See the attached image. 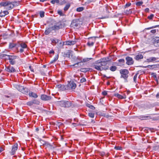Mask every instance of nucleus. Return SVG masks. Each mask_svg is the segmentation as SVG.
<instances>
[{
  "instance_id": "obj_1",
  "label": "nucleus",
  "mask_w": 159,
  "mask_h": 159,
  "mask_svg": "<svg viewBox=\"0 0 159 159\" xmlns=\"http://www.w3.org/2000/svg\"><path fill=\"white\" fill-rule=\"evenodd\" d=\"M16 2H11L9 1L4 0L0 3L1 6L3 7L6 10H10L17 5Z\"/></svg>"
},
{
  "instance_id": "obj_2",
  "label": "nucleus",
  "mask_w": 159,
  "mask_h": 159,
  "mask_svg": "<svg viewBox=\"0 0 159 159\" xmlns=\"http://www.w3.org/2000/svg\"><path fill=\"white\" fill-rule=\"evenodd\" d=\"M57 104L58 106L64 107H69L71 105V103L66 101H58L57 102Z\"/></svg>"
},
{
  "instance_id": "obj_3",
  "label": "nucleus",
  "mask_w": 159,
  "mask_h": 159,
  "mask_svg": "<svg viewBox=\"0 0 159 159\" xmlns=\"http://www.w3.org/2000/svg\"><path fill=\"white\" fill-rule=\"evenodd\" d=\"M27 48V45L25 43H18V45L17 46V52H24V49Z\"/></svg>"
},
{
  "instance_id": "obj_4",
  "label": "nucleus",
  "mask_w": 159,
  "mask_h": 159,
  "mask_svg": "<svg viewBox=\"0 0 159 159\" xmlns=\"http://www.w3.org/2000/svg\"><path fill=\"white\" fill-rule=\"evenodd\" d=\"M6 56L8 57L9 62L12 65L15 64V60L18 57L16 56L7 55L5 54H2L0 56L2 58L5 57Z\"/></svg>"
},
{
  "instance_id": "obj_5",
  "label": "nucleus",
  "mask_w": 159,
  "mask_h": 159,
  "mask_svg": "<svg viewBox=\"0 0 159 159\" xmlns=\"http://www.w3.org/2000/svg\"><path fill=\"white\" fill-rule=\"evenodd\" d=\"M120 73L121 74L120 78H123L126 80L128 77V74L129 71L127 69H121L120 70Z\"/></svg>"
},
{
  "instance_id": "obj_6",
  "label": "nucleus",
  "mask_w": 159,
  "mask_h": 159,
  "mask_svg": "<svg viewBox=\"0 0 159 159\" xmlns=\"http://www.w3.org/2000/svg\"><path fill=\"white\" fill-rule=\"evenodd\" d=\"M80 22L79 19L73 20L71 22V26L74 28L79 27L80 25Z\"/></svg>"
},
{
  "instance_id": "obj_7",
  "label": "nucleus",
  "mask_w": 159,
  "mask_h": 159,
  "mask_svg": "<svg viewBox=\"0 0 159 159\" xmlns=\"http://www.w3.org/2000/svg\"><path fill=\"white\" fill-rule=\"evenodd\" d=\"M94 68L96 70H99L102 71V70H106L108 69V66L106 67H101V66L99 65V63L97 61L96 64L94 65Z\"/></svg>"
},
{
  "instance_id": "obj_8",
  "label": "nucleus",
  "mask_w": 159,
  "mask_h": 159,
  "mask_svg": "<svg viewBox=\"0 0 159 159\" xmlns=\"http://www.w3.org/2000/svg\"><path fill=\"white\" fill-rule=\"evenodd\" d=\"M67 85L68 89H75L76 87V85L73 81H70Z\"/></svg>"
},
{
  "instance_id": "obj_9",
  "label": "nucleus",
  "mask_w": 159,
  "mask_h": 159,
  "mask_svg": "<svg viewBox=\"0 0 159 159\" xmlns=\"http://www.w3.org/2000/svg\"><path fill=\"white\" fill-rule=\"evenodd\" d=\"M96 41V38L92 37L89 38L87 45L89 46H93Z\"/></svg>"
},
{
  "instance_id": "obj_10",
  "label": "nucleus",
  "mask_w": 159,
  "mask_h": 159,
  "mask_svg": "<svg viewBox=\"0 0 159 159\" xmlns=\"http://www.w3.org/2000/svg\"><path fill=\"white\" fill-rule=\"evenodd\" d=\"M18 145L17 143H15L12 146L11 151L10 152L11 155H13L15 154L18 149Z\"/></svg>"
},
{
  "instance_id": "obj_11",
  "label": "nucleus",
  "mask_w": 159,
  "mask_h": 159,
  "mask_svg": "<svg viewBox=\"0 0 159 159\" xmlns=\"http://www.w3.org/2000/svg\"><path fill=\"white\" fill-rule=\"evenodd\" d=\"M62 25L61 24L56 23L53 26L51 27L52 30H56L62 28Z\"/></svg>"
},
{
  "instance_id": "obj_12",
  "label": "nucleus",
  "mask_w": 159,
  "mask_h": 159,
  "mask_svg": "<svg viewBox=\"0 0 159 159\" xmlns=\"http://www.w3.org/2000/svg\"><path fill=\"white\" fill-rule=\"evenodd\" d=\"M126 64L128 65H131L133 64L134 61L132 58L127 57L125 58Z\"/></svg>"
},
{
  "instance_id": "obj_13",
  "label": "nucleus",
  "mask_w": 159,
  "mask_h": 159,
  "mask_svg": "<svg viewBox=\"0 0 159 159\" xmlns=\"http://www.w3.org/2000/svg\"><path fill=\"white\" fill-rule=\"evenodd\" d=\"M5 70L10 73L14 72L16 71L14 68L11 66L6 67Z\"/></svg>"
},
{
  "instance_id": "obj_14",
  "label": "nucleus",
  "mask_w": 159,
  "mask_h": 159,
  "mask_svg": "<svg viewBox=\"0 0 159 159\" xmlns=\"http://www.w3.org/2000/svg\"><path fill=\"white\" fill-rule=\"evenodd\" d=\"M51 99V97L45 94H42L41 96V99L43 101H48Z\"/></svg>"
},
{
  "instance_id": "obj_15",
  "label": "nucleus",
  "mask_w": 159,
  "mask_h": 159,
  "mask_svg": "<svg viewBox=\"0 0 159 159\" xmlns=\"http://www.w3.org/2000/svg\"><path fill=\"white\" fill-rule=\"evenodd\" d=\"M51 41V44L53 45H56V44L58 43L60 41L59 39L56 38H52L50 39Z\"/></svg>"
},
{
  "instance_id": "obj_16",
  "label": "nucleus",
  "mask_w": 159,
  "mask_h": 159,
  "mask_svg": "<svg viewBox=\"0 0 159 159\" xmlns=\"http://www.w3.org/2000/svg\"><path fill=\"white\" fill-rule=\"evenodd\" d=\"M66 45H71L75 44L76 43L75 41H67L64 42Z\"/></svg>"
},
{
  "instance_id": "obj_17",
  "label": "nucleus",
  "mask_w": 159,
  "mask_h": 159,
  "mask_svg": "<svg viewBox=\"0 0 159 159\" xmlns=\"http://www.w3.org/2000/svg\"><path fill=\"white\" fill-rule=\"evenodd\" d=\"M115 96L118 98L121 99H125L126 98V95H125V93L123 95H121L118 93H117L115 94Z\"/></svg>"
},
{
  "instance_id": "obj_18",
  "label": "nucleus",
  "mask_w": 159,
  "mask_h": 159,
  "mask_svg": "<svg viewBox=\"0 0 159 159\" xmlns=\"http://www.w3.org/2000/svg\"><path fill=\"white\" fill-rule=\"evenodd\" d=\"M109 58L107 57L101 58L98 61H101V62L106 63H107L109 61Z\"/></svg>"
},
{
  "instance_id": "obj_19",
  "label": "nucleus",
  "mask_w": 159,
  "mask_h": 159,
  "mask_svg": "<svg viewBox=\"0 0 159 159\" xmlns=\"http://www.w3.org/2000/svg\"><path fill=\"white\" fill-rule=\"evenodd\" d=\"M18 45V43H10L9 45V48L10 49H12L14 47H16L17 49V46Z\"/></svg>"
},
{
  "instance_id": "obj_20",
  "label": "nucleus",
  "mask_w": 159,
  "mask_h": 159,
  "mask_svg": "<svg viewBox=\"0 0 159 159\" xmlns=\"http://www.w3.org/2000/svg\"><path fill=\"white\" fill-rule=\"evenodd\" d=\"M157 59V58L154 57H149L147 59V61L148 62H150L155 61Z\"/></svg>"
},
{
  "instance_id": "obj_21",
  "label": "nucleus",
  "mask_w": 159,
  "mask_h": 159,
  "mask_svg": "<svg viewBox=\"0 0 159 159\" xmlns=\"http://www.w3.org/2000/svg\"><path fill=\"white\" fill-rule=\"evenodd\" d=\"M29 94L30 97H32L34 98H36L38 97V96L36 93L32 92H30Z\"/></svg>"
},
{
  "instance_id": "obj_22",
  "label": "nucleus",
  "mask_w": 159,
  "mask_h": 159,
  "mask_svg": "<svg viewBox=\"0 0 159 159\" xmlns=\"http://www.w3.org/2000/svg\"><path fill=\"white\" fill-rule=\"evenodd\" d=\"M91 70V68H81L80 69V71L83 72L85 73Z\"/></svg>"
},
{
  "instance_id": "obj_23",
  "label": "nucleus",
  "mask_w": 159,
  "mask_h": 159,
  "mask_svg": "<svg viewBox=\"0 0 159 159\" xmlns=\"http://www.w3.org/2000/svg\"><path fill=\"white\" fill-rule=\"evenodd\" d=\"M9 12L7 11H3L0 12V16L3 17L4 16L8 14Z\"/></svg>"
},
{
  "instance_id": "obj_24",
  "label": "nucleus",
  "mask_w": 159,
  "mask_h": 159,
  "mask_svg": "<svg viewBox=\"0 0 159 159\" xmlns=\"http://www.w3.org/2000/svg\"><path fill=\"white\" fill-rule=\"evenodd\" d=\"M70 6V3H67L64 7V10L65 11H67Z\"/></svg>"
},
{
  "instance_id": "obj_25",
  "label": "nucleus",
  "mask_w": 159,
  "mask_h": 159,
  "mask_svg": "<svg viewBox=\"0 0 159 159\" xmlns=\"http://www.w3.org/2000/svg\"><path fill=\"white\" fill-rule=\"evenodd\" d=\"M51 28H48L46 29L44 32V34L45 35H48L51 32Z\"/></svg>"
},
{
  "instance_id": "obj_26",
  "label": "nucleus",
  "mask_w": 159,
  "mask_h": 159,
  "mask_svg": "<svg viewBox=\"0 0 159 159\" xmlns=\"http://www.w3.org/2000/svg\"><path fill=\"white\" fill-rule=\"evenodd\" d=\"M66 90H68V88L67 87V85H62L61 90L64 91Z\"/></svg>"
},
{
  "instance_id": "obj_27",
  "label": "nucleus",
  "mask_w": 159,
  "mask_h": 159,
  "mask_svg": "<svg viewBox=\"0 0 159 159\" xmlns=\"http://www.w3.org/2000/svg\"><path fill=\"white\" fill-rule=\"evenodd\" d=\"M97 62H98L99 63V65H100V66H101V67H105V66L107 64V63H104V62H101V61H98Z\"/></svg>"
},
{
  "instance_id": "obj_28",
  "label": "nucleus",
  "mask_w": 159,
  "mask_h": 159,
  "mask_svg": "<svg viewBox=\"0 0 159 159\" xmlns=\"http://www.w3.org/2000/svg\"><path fill=\"white\" fill-rule=\"evenodd\" d=\"M110 70L112 71H114L117 69V67L115 66H112L110 67Z\"/></svg>"
},
{
  "instance_id": "obj_29",
  "label": "nucleus",
  "mask_w": 159,
  "mask_h": 159,
  "mask_svg": "<svg viewBox=\"0 0 159 159\" xmlns=\"http://www.w3.org/2000/svg\"><path fill=\"white\" fill-rule=\"evenodd\" d=\"M109 8V7L108 6H105L103 7V10L106 11V13H109L108 10Z\"/></svg>"
},
{
  "instance_id": "obj_30",
  "label": "nucleus",
  "mask_w": 159,
  "mask_h": 159,
  "mask_svg": "<svg viewBox=\"0 0 159 159\" xmlns=\"http://www.w3.org/2000/svg\"><path fill=\"white\" fill-rule=\"evenodd\" d=\"M60 1L59 0H52L50 2L52 4H54L55 3H59Z\"/></svg>"
},
{
  "instance_id": "obj_31",
  "label": "nucleus",
  "mask_w": 159,
  "mask_h": 159,
  "mask_svg": "<svg viewBox=\"0 0 159 159\" xmlns=\"http://www.w3.org/2000/svg\"><path fill=\"white\" fill-rule=\"evenodd\" d=\"M84 8L83 7H80L77 8L76 9V11L78 12H81L83 11Z\"/></svg>"
},
{
  "instance_id": "obj_32",
  "label": "nucleus",
  "mask_w": 159,
  "mask_h": 159,
  "mask_svg": "<svg viewBox=\"0 0 159 159\" xmlns=\"http://www.w3.org/2000/svg\"><path fill=\"white\" fill-rule=\"evenodd\" d=\"M148 117V116H140V119L141 120H146Z\"/></svg>"
},
{
  "instance_id": "obj_33",
  "label": "nucleus",
  "mask_w": 159,
  "mask_h": 159,
  "mask_svg": "<svg viewBox=\"0 0 159 159\" xmlns=\"http://www.w3.org/2000/svg\"><path fill=\"white\" fill-rule=\"evenodd\" d=\"M34 103H35L34 101H29L27 103V105L28 106H31Z\"/></svg>"
},
{
  "instance_id": "obj_34",
  "label": "nucleus",
  "mask_w": 159,
  "mask_h": 159,
  "mask_svg": "<svg viewBox=\"0 0 159 159\" xmlns=\"http://www.w3.org/2000/svg\"><path fill=\"white\" fill-rule=\"evenodd\" d=\"M40 16L41 17H43L44 16V12L43 11H41L39 12Z\"/></svg>"
},
{
  "instance_id": "obj_35",
  "label": "nucleus",
  "mask_w": 159,
  "mask_h": 159,
  "mask_svg": "<svg viewBox=\"0 0 159 159\" xmlns=\"http://www.w3.org/2000/svg\"><path fill=\"white\" fill-rule=\"evenodd\" d=\"M89 116L91 118H94V114L93 113H89L88 114Z\"/></svg>"
},
{
  "instance_id": "obj_36",
  "label": "nucleus",
  "mask_w": 159,
  "mask_h": 159,
  "mask_svg": "<svg viewBox=\"0 0 159 159\" xmlns=\"http://www.w3.org/2000/svg\"><path fill=\"white\" fill-rule=\"evenodd\" d=\"M58 56L57 55V56L55 57V58H54V59L52 61L51 63H52L53 62H54L56 61L58 59Z\"/></svg>"
},
{
  "instance_id": "obj_37",
  "label": "nucleus",
  "mask_w": 159,
  "mask_h": 159,
  "mask_svg": "<svg viewBox=\"0 0 159 159\" xmlns=\"http://www.w3.org/2000/svg\"><path fill=\"white\" fill-rule=\"evenodd\" d=\"M90 59L89 58H85L83 59L82 61H81L82 62H85L89 61Z\"/></svg>"
},
{
  "instance_id": "obj_38",
  "label": "nucleus",
  "mask_w": 159,
  "mask_h": 159,
  "mask_svg": "<svg viewBox=\"0 0 159 159\" xmlns=\"http://www.w3.org/2000/svg\"><path fill=\"white\" fill-rule=\"evenodd\" d=\"M138 75V73H137V74H135V75L134 76V81L135 82V83H136V78L137 77V75Z\"/></svg>"
},
{
  "instance_id": "obj_39",
  "label": "nucleus",
  "mask_w": 159,
  "mask_h": 159,
  "mask_svg": "<svg viewBox=\"0 0 159 159\" xmlns=\"http://www.w3.org/2000/svg\"><path fill=\"white\" fill-rule=\"evenodd\" d=\"M154 17V15L153 14H151L148 17V18L150 20H152V19L153 17Z\"/></svg>"
},
{
  "instance_id": "obj_40",
  "label": "nucleus",
  "mask_w": 159,
  "mask_h": 159,
  "mask_svg": "<svg viewBox=\"0 0 159 159\" xmlns=\"http://www.w3.org/2000/svg\"><path fill=\"white\" fill-rule=\"evenodd\" d=\"M58 13L61 16H63V14L61 10H59L57 11Z\"/></svg>"
},
{
  "instance_id": "obj_41",
  "label": "nucleus",
  "mask_w": 159,
  "mask_h": 159,
  "mask_svg": "<svg viewBox=\"0 0 159 159\" xmlns=\"http://www.w3.org/2000/svg\"><path fill=\"white\" fill-rule=\"evenodd\" d=\"M118 61L120 63H125V60L124 59H120L118 60Z\"/></svg>"
},
{
  "instance_id": "obj_42",
  "label": "nucleus",
  "mask_w": 159,
  "mask_h": 159,
  "mask_svg": "<svg viewBox=\"0 0 159 159\" xmlns=\"http://www.w3.org/2000/svg\"><path fill=\"white\" fill-rule=\"evenodd\" d=\"M86 81V79L84 78H82L80 79V82L81 83H83Z\"/></svg>"
},
{
  "instance_id": "obj_43",
  "label": "nucleus",
  "mask_w": 159,
  "mask_h": 159,
  "mask_svg": "<svg viewBox=\"0 0 159 159\" xmlns=\"http://www.w3.org/2000/svg\"><path fill=\"white\" fill-rule=\"evenodd\" d=\"M102 94L104 96H106L107 95V91H104L102 92Z\"/></svg>"
},
{
  "instance_id": "obj_44",
  "label": "nucleus",
  "mask_w": 159,
  "mask_h": 159,
  "mask_svg": "<svg viewBox=\"0 0 159 159\" xmlns=\"http://www.w3.org/2000/svg\"><path fill=\"white\" fill-rule=\"evenodd\" d=\"M131 5V3H126L125 5V7H128L130 6Z\"/></svg>"
},
{
  "instance_id": "obj_45",
  "label": "nucleus",
  "mask_w": 159,
  "mask_h": 159,
  "mask_svg": "<svg viewBox=\"0 0 159 159\" xmlns=\"http://www.w3.org/2000/svg\"><path fill=\"white\" fill-rule=\"evenodd\" d=\"M151 32L153 34H154L156 32V30L155 29L152 30L151 31Z\"/></svg>"
},
{
  "instance_id": "obj_46",
  "label": "nucleus",
  "mask_w": 159,
  "mask_h": 159,
  "mask_svg": "<svg viewBox=\"0 0 159 159\" xmlns=\"http://www.w3.org/2000/svg\"><path fill=\"white\" fill-rule=\"evenodd\" d=\"M29 68L30 69V70L32 71V72H34V69L32 68V67L31 66H30L29 67Z\"/></svg>"
},
{
  "instance_id": "obj_47",
  "label": "nucleus",
  "mask_w": 159,
  "mask_h": 159,
  "mask_svg": "<svg viewBox=\"0 0 159 159\" xmlns=\"http://www.w3.org/2000/svg\"><path fill=\"white\" fill-rule=\"evenodd\" d=\"M62 85V84H59L57 85V87L59 89H60V90H61Z\"/></svg>"
},
{
  "instance_id": "obj_48",
  "label": "nucleus",
  "mask_w": 159,
  "mask_h": 159,
  "mask_svg": "<svg viewBox=\"0 0 159 159\" xmlns=\"http://www.w3.org/2000/svg\"><path fill=\"white\" fill-rule=\"evenodd\" d=\"M157 27V26H153L152 27H150L148 28H147V29L149 30V29H152V28H154Z\"/></svg>"
},
{
  "instance_id": "obj_49",
  "label": "nucleus",
  "mask_w": 159,
  "mask_h": 159,
  "mask_svg": "<svg viewBox=\"0 0 159 159\" xmlns=\"http://www.w3.org/2000/svg\"><path fill=\"white\" fill-rule=\"evenodd\" d=\"M49 54H54V51L53 50H52L50 51L49 52Z\"/></svg>"
},
{
  "instance_id": "obj_50",
  "label": "nucleus",
  "mask_w": 159,
  "mask_h": 159,
  "mask_svg": "<svg viewBox=\"0 0 159 159\" xmlns=\"http://www.w3.org/2000/svg\"><path fill=\"white\" fill-rule=\"evenodd\" d=\"M135 59L136 60H139V55H137L135 57Z\"/></svg>"
},
{
  "instance_id": "obj_51",
  "label": "nucleus",
  "mask_w": 159,
  "mask_h": 159,
  "mask_svg": "<svg viewBox=\"0 0 159 159\" xmlns=\"http://www.w3.org/2000/svg\"><path fill=\"white\" fill-rule=\"evenodd\" d=\"M4 150V149L2 147H0V153Z\"/></svg>"
},
{
  "instance_id": "obj_52",
  "label": "nucleus",
  "mask_w": 159,
  "mask_h": 159,
  "mask_svg": "<svg viewBox=\"0 0 159 159\" xmlns=\"http://www.w3.org/2000/svg\"><path fill=\"white\" fill-rule=\"evenodd\" d=\"M121 148L120 147H115V149H116V150H120Z\"/></svg>"
},
{
  "instance_id": "obj_53",
  "label": "nucleus",
  "mask_w": 159,
  "mask_h": 159,
  "mask_svg": "<svg viewBox=\"0 0 159 159\" xmlns=\"http://www.w3.org/2000/svg\"><path fill=\"white\" fill-rule=\"evenodd\" d=\"M24 89L26 90L25 91L24 93L25 94H26V93H28V89Z\"/></svg>"
},
{
  "instance_id": "obj_54",
  "label": "nucleus",
  "mask_w": 159,
  "mask_h": 159,
  "mask_svg": "<svg viewBox=\"0 0 159 159\" xmlns=\"http://www.w3.org/2000/svg\"><path fill=\"white\" fill-rule=\"evenodd\" d=\"M130 93V91H127L126 93H125V94H126L127 95L129 94Z\"/></svg>"
},
{
  "instance_id": "obj_55",
  "label": "nucleus",
  "mask_w": 159,
  "mask_h": 159,
  "mask_svg": "<svg viewBox=\"0 0 159 159\" xmlns=\"http://www.w3.org/2000/svg\"><path fill=\"white\" fill-rule=\"evenodd\" d=\"M143 58V56L142 55H140V59H141Z\"/></svg>"
},
{
  "instance_id": "obj_56",
  "label": "nucleus",
  "mask_w": 159,
  "mask_h": 159,
  "mask_svg": "<svg viewBox=\"0 0 159 159\" xmlns=\"http://www.w3.org/2000/svg\"><path fill=\"white\" fill-rule=\"evenodd\" d=\"M156 97L157 98H159V92L156 95Z\"/></svg>"
},
{
  "instance_id": "obj_57",
  "label": "nucleus",
  "mask_w": 159,
  "mask_h": 159,
  "mask_svg": "<svg viewBox=\"0 0 159 159\" xmlns=\"http://www.w3.org/2000/svg\"><path fill=\"white\" fill-rule=\"evenodd\" d=\"M136 5L138 6H139V2H138L136 3Z\"/></svg>"
},
{
  "instance_id": "obj_58",
  "label": "nucleus",
  "mask_w": 159,
  "mask_h": 159,
  "mask_svg": "<svg viewBox=\"0 0 159 159\" xmlns=\"http://www.w3.org/2000/svg\"><path fill=\"white\" fill-rule=\"evenodd\" d=\"M40 0V1L41 2H43L47 1V0Z\"/></svg>"
},
{
  "instance_id": "obj_59",
  "label": "nucleus",
  "mask_w": 159,
  "mask_h": 159,
  "mask_svg": "<svg viewBox=\"0 0 159 159\" xmlns=\"http://www.w3.org/2000/svg\"><path fill=\"white\" fill-rule=\"evenodd\" d=\"M149 11V9L148 8H147L145 9V11L147 12H148Z\"/></svg>"
},
{
  "instance_id": "obj_60",
  "label": "nucleus",
  "mask_w": 159,
  "mask_h": 159,
  "mask_svg": "<svg viewBox=\"0 0 159 159\" xmlns=\"http://www.w3.org/2000/svg\"><path fill=\"white\" fill-rule=\"evenodd\" d=\"M73 124L75 126H76L78 125V124L76 123H73Z\"/></svg>"
},
{
  "instance_id": "obj_61",
  "label": "nucleus",
  "mask_w": 159,
  "mask_h": 159,
  "mask_svg": "<svg viewBox=\"0 0 159 159\" xmlns=\"http://www.w3.org/2000/svg\"><path fill=\"white\" fill-rule=\"evenodd\" d=\"M143 4V2L142 1H140V6L142 5Z\"/></svg>"
},
{
  "instance_id": "obj_62",
  "label": "nucleus",
  "mask_w": 159,
  "mask_h": 159,
  "mask_svg": "<svg viewBox=\"0 0 159 159\" xmlns=\"http://www.w3.org/2000/svg\"><path fill=\"white\" fill-rule=\"evenodd\" d=\"M35 130L37 132H38L39 131V129L38 128H36Z\"/></svg>"
},
{
  "instance_id": "obj_63",
  "label": "nucleus",
  "mask_w": 159,
  "mask_h": 159,
  "mask_svg": "<svg viewBox=\"0 0 159 159\" xmlns=\"http://www.w3.org/2000/svg\"><path fill=\"white\" fill-rule=\"evenodd\" d=\"M109 83H107V84H108V85H109Z\"/></svg>"
},
{
  "instance_id": "obj_64",
  "label": "nucleus",
  "mask_w": 159,
  "mask_h": 159,
  "mask_svg": "<svg viewBox=\"0 0 159 159\" xmlns=\"http://www.w3.org/2000/svg\"><path fill=\"white\" fill-rule=\"evenodd\" d=\"M150 66V65H149V66Z\"/></svg>"
}]
</instances>
